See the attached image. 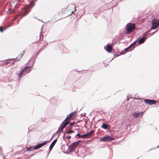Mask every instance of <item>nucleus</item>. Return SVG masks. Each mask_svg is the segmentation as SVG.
Here are the masks:
<instances>
[{"label":"nucleus","mask_w":159,"mask_h":159,"mask_svg":"<svg viewBox=\"0 0 159 159\" xmlns=\"http://www.w3.org/2000/svg\"><path fill=\"white\" fill-rule=\"evenodd\" d=\"M34 2H32L29 5L23 8L22 9V16H25L30 11L31 8L34 6Z\"/></svg>","instance_id":"1"},{"label":"nucleus","mask_w":159,"mask_h":159,"mask_svg":"<svg viewBox=\"0 0 159 159\" xmlns=\"http://www.w3.org/2000/svg\"><path fill=\"white\" fill-rule=\"evenodd\" d=\"M135 28V26L134 24L131 23L128 24L126 26V28L127 30L126 33L129 34Z\"/></svg>","instance_id":"2"},{"label":"nucleus","mask_w":159,"mask_h":159,"mask_svg":"<svg viewBox=\"0 0 159 159\" xmlns=\"http://www.w3.org/2000/svg\"><path fill=\"white\" fill-rule=\"evenodd\" d=\"M69 123V121H67L64 122V121H63L59 127L57 133L59 134L62 132L63 131V129Z\"/></svg>","instance_id":"3"},{"label":"nucleus","mask_w":159,"mask_h":159,"mask_svg":"<svg viewBox=\"0 0 159 159\" xmlns=\"http://www.w3.org/2000/svg\"><path fill=\"white\" fill-rule=\"evenodd\" d=\"M31 68V67H30L26 66L24 69L21 70L20 72L18 74L19 77L20 78L24 73H29L30 71Z\"/></svg>","instance_id":"4"},{"label":"nucleus","mask_w":159,"mask_h":159,"mask_svg":"<svg viewBox=\"0 0 159 159\" xmlns=\"http://www.w3.org/2000/svg\"><path fill=\"white\" fill-rule=\"evenodd\" d=\"M152 26L151 27L152 29H156L159 25V20L157 19H154L152 22Z\"/></svg>","instance_id":"5"},{"label":"nucleus","mask_w":159,"mask_h":159,"mask_svg":"<svg viewBox=\"0 0 159 159\" xmlns=\"http://www.w3.org/2000/svg\"><path fill=\"white\" fill-rule=\"evenodd\" d=\"M81 142V140H79L78 141L76 142L72 143L71 145L69 147L70 151H73L77 146L79 143Z\"/></svg>","instance_id":"6"},{"label":"nucleus","mask_w":159,"mask_h":159,"mask_svg":"<svg viewBox=\"0 0 159 159\" xmlns=\"http://www.w3.org/2000/svg\"><path fill=\"white\" fill-rule=\"evenodd\" d=\"M114 140V138L110 136H107L100 139V141L102 142H107Z\"/></svg>","instance_id":"7"},{"label":"nucleus","mask_w":159,"mask_h":159,"mask_svg":"<svg viewBox=\"0 0 159 159\" xmlns=\"http://www.w3.org/2000/svg\"><path fill=\"white\" fill-rule=\"evenodd\" d=\"M75 112H73L71 113L69 115L67 116L66 118L64 121V122L68 121H69V123L70 122L69 120L72 119V118L75 115Z\"/></svg>","instance_id":"8"},{"label":"nucleus","mask_w":159,"mask_h":159,"mask_svg":"<svg viewBox=\"0 0 159 159\" xmlns=\"http://www.w3.org/2000/svg\"><path fill=\"white\" fill-rule=\"evenodd\" d=\"M94 133V131H93V130H92L91 131H90L89 133L86 134L82 135V137H83L84 138H85V139L88 138H89Z\"/></svg>","instance_id":"9"},{"label":"nucleus","mask_w":159,"mask_h":159,"mask_svg":"<svg viewBox=\"0 0 159 159\" xmlns=\"http://www.w3.org/2000/svg\"><path fill=\"white\" fill-rule=\"evenodd\" d=\"M144 101L146 103L150 105L154 104L156 103V101L153 100L145 99Z\"/></svg>","instance_id":"10"},{"label":"nucleus","mask_w":159,"mask_h":159,"mask_svg":"<svg viewBox=\"0 0 159 159\" xmlns=\"http://www.w3.org/2000/svg\"><path fill=\"white\" fill-rule=\"evenodd\" d=\"M47 143V141H44L43 143H42L40 144L37 145L36 146H35L34 148V149H38L43 146L45 145Z\"/></svg>","instance_id":"11"},{"label":"nucleus","mask_w":159,"mask_h":159,"mask_svg":"<svg viewBox=\"0 0 159 159\" xmlns=\"http://www.w3.org/2000/svg\"><path fill=\"white\" fill-rule=\"evenodd\" d=\"M143 112H135L133 114V116L134 117L137 118L140 116L143 115Z\"/></svg>","instance_id":"12"},{"label":"nucleus","mask_w":159,"mask_h":159,"mask_svg":"<svg viewBox=\"0 0 159 159\" xmlns=\"http://www.w3.org/2000/svg\"><path fill=\"white\" fill-rule=\"evenodd\" d=\"M106 47L107 48L106 49V51L108 52H111L112 49V45L111 44H108L107 45Z\"/></svg>","instance_id":"13"},{"label":"nucleus","mask_w":159,"mask_h":159,"mask_svg":"<svg viewBox=\"0 0 159 159\" xmlns=\"http://www.w3.org/2000/svg\"><path fill=\"white\" fill-rule=\"evenodd\" d=\"M57 141V139H55L51 143V144L50 145V146L49 147V149L50 151H51L52 150V149L53 147L54 146V145L56 143Z\"/></svg>","instance_id":"14"},{"label":"nucleus","mask_w":159,"mask_h":159,"mask_svg":"<svg viewBox=\"0 0 159 159\" xmlns=\"http://www.w3.org/2000/svg\"><path fill=\"white\" fill-rule=\"evenodd\" d=\"M131 50V49H130V47H129L127 48H125L124 50L122 51L121 52V53L122 54H124L125 53H126L127 52L129 51H130Z\"/></svg>","instance_id":"15"},{"label":"nucleus","mask_w":159,"mask_h":159,"mask_svg":"<svg viewBox=\"0 0 159 159\" xmlns=\"http://www.w3.org/2000/svg\"><path fill=\"white\" fill-rule=\"evenodd\" d=\"M25 50H24L23 52L22 53H21L20 54V55H19L18 57H16V61H19L20 60V58L22 57L23 56V55L25 54Z\"/></svg>","instance_id":"16"},{"label":"nucleus","mask_w":159,"mask_h":159,"mask_svg":"<svg viewBox=\"0 0 159 159\" xmlns=\"http://www.w3.org/2000/svg\"><path fill=\"white\" fill-rule=\"evenodd\" d=\"M146 38V37H143L142 39H141L139 42V44H141L144 43V41L145 40V39Z\"/></svg>","instance_id":"17"},{"label":"nucleus","mask_w":159,"mask_h":159,"mask_svg":"<svg viewBox=\"0 0 159 159\" xmlns=\"http://www.w3.org/2000/svg\"><path fill=\"white\" fill-rule=\"evenodd\" d=\"M101 127L103 129H107L108 127V126L107 124L104 123L102 125Z\"/></svg>","instance_id":"18"},{"label":"nucleus","mask_w":159,"mask_h":159,"mask_svg":"<svg viewBox=\"0 0 159 159\" xmlns=\"http://www.w3.org/2000/svg\"><path fill=\"white\" fill-rule=\"evenodd\" d=\"M75 124V122H72L70 124V129H72L73 125Z\"/></svg>","instance_id":"19"},{"label":"nucleus","mask_w":159,"mask_h":159,"mask_svg":"<svg viewBox=\"0 0 159 159\" xmlns=\"http://www.w3.org/2000/svg\"><path fill=\"white\" fill-rule=\"evenodd\" d=\"M41 37H42V40L43 39V36L41 34V33H40L39 35L37 36V37L39 39H41L42 38Z\"/></svg>","instance_id":"20"},{"label":"nucleus","mask_w":159,"mask_h":159,"mask_svg":"<svg viewBox=\"0 0 159 159\" xmlns=\"http://www.w3.org/2000/svg\"><path fill=\"white\" fill-rule=\"evenodd\" d=\"M73 132H74V131L73 130H70L69 129V130L68 131H67L66 132V134H70V133H73Z\"/></svg>","instance_id":"21"},{"label":"nucleus","mask_w":159,"mask_h":159,"mask_svg":"<svg viewBox=\"0 0 159 159\" xmlns=\"http://www.w3.org/2000/svg\"><path fill=\"white\" fill-rule=\"evenodd\" d=\"M136 43L134 42L130 45V46H129V47H130V48L131 47L132 48V47H134L136 45Z\"/></svg>","instance_id":"22"},{"label":"nucleus","mask_w":159,"mask_h":159,"mask_svg":"<svg viewBox=\"0 0 159 159\" xmlns=\"http://www.w3.org/2000/svg\"><path fill=\"white\" fill-rule=\"evenodd\" d=\"M76 136H79V137L80 138H82V135H81L79 133H78L76 135Z\"/></svg>","instance_id":"23"},{"label":"nucleus","mask_w":159,"mask_h":159,"mask_svg":"<svg viewBox=\"0 0 159 159\" xmlns=\"http://www.w3.org/2000/svg\"><path fill=\"white\" fill-rule=\"evenodd\" d=\"M32 148V147L28 148L27 149V150H28V151H32V150L31 149Z\"/></svg>","instance_id":"24"},{"label":"nucleus","mask_w":159,"mask_h":159,"mask_svg":"<svg viewBox=\"0 0 159 159\" xmlns=\"http://www.w3.org/2000/svg\"><path fill=\"white\" fill-rule=\"evenodd\" d=\"M3 28L2 27H0V31L2 32L3 31Z\"/></svg>","instance_id":"25"},{"label":"nucleus","mask_w":159,"mask_h":159,"mask_svg":"<svg viewBox=\"0 0 159 159\" xmlns=\"http://www.w3.org/2000/svg\"><path fill=\"white\" fill-rule=\"evenodd\" d=\"M14 10H12L11 11H10V12H8V13H14Z\"/></svg>","instance_id":"26"},{"label":"nucleus","mask_w":159,"mask_h":159,"mask_svg":"<svg viewBox=\"0 0 159 159\" xmlns=\"http://www.w3.org/2000/svg\"><path fill=\"white\" fill-rule=\"evenodd\" d=\"M66 139H70L71 138V137L70 136H68L67 137H66Z\"/></svg>","instance_id":"27"},{"label":"nucleus","mask_w":159,"mask_h":159,"mask_svg":"<svg viewBox=\"0 0 159 159\" xmlns=\"http://www.w3.org/2000/svg\"><path fill=\"white\" fill-rule=\"evenodd\" d=\"M14 6L15 8H17L19 7V5H18L17 6H15V5H14Z\"/></svg>","instance_id":"28"},{"label":"nucleus","mask_w":159,"mask_h":159,"mask_svg":"<svg viewBox=\"0 0 159 159\" xmlns=\"http://www.w3.org/2000/svg\"><path fill=\"white\" fill-rule=\"evenodd\" d=\"M158 148L159 147V145L157 147Z\"/></svg>","instance_id":"29"}]
</instances>
